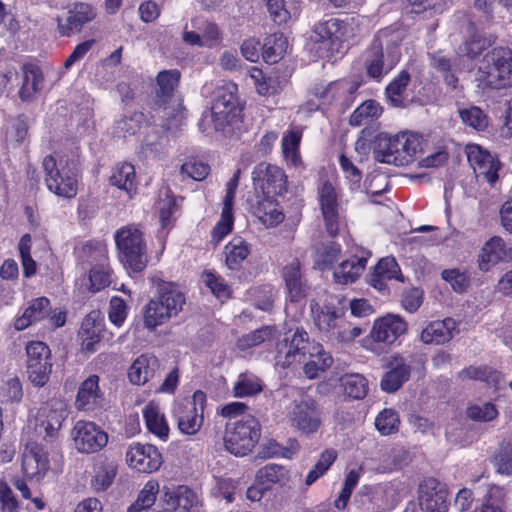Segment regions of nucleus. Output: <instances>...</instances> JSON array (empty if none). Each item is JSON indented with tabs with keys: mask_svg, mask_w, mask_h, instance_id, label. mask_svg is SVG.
<instances>
[{
	"mask_svg": "<svg viewBox=\"0 0 512 512\" xmlns=\"http://www.w3.org/2000/svg\"><path fill=\"white\" fill-rule=\"evenodd\" d=\"M309 359L304 365V373L309 379H315L320 372L333 364V358L323 346L310 341L308 333L303 328H297L290 335H285L277 344L275 365L283 369Z\"/></svg>",
	"mask_w": 512,
	"mask_h": 512,
	"instance_id": "nucleus-1",
	"label": "nucleus"
},
{
	"mask_svg": "<svg viewBox=\"0 0 512 512\" xmlns=\"http://www.w3.org/2000/svg\"><path fill=\"white\" fill-rule=\"evenodd\" d=\"M401 34L385 28L379 30L363 54V65L368 78L380 82L401 59Z\"/></svg>",
	"mask_w": 512,
	"mask_h": 512,
	"instance_id": "nucleus-2",
	"label": "nucleus"
},
{
	"mask_svg": "<svg viewBox=\"0 0 512 512\" xmlns=\"http://www.w3.org/2000/svg\"><path fill=\"white\" fill-rule=\"evenodd\" d=\"M475 81L483 89L500 90L512 86V50L494 47L477 63Z\"/></svg>",
	"mask_w": 512,
	"mask_h": 512,
	"instance_id": "nucleus-3",
	"label": "nucleus"
},
{
	"mask_svg": "<svg viewBox=\"0 0 512 512\" xmlns=\"http://www.w3.org/2000/svg\"><path fill=\"white\" fill-rule=\"evenodd\" d=\"M179 80L180 72L177 69L163 70L157 75V97L161 104L155 109V116L162 121L160 125L166 131L179 128L185 119L184 107L174 99Z\"/></svg>",
	"mask_w": 512,
	"mask_h": 512,
	"instance_id": "nucleus-4",
	"label": "nucleus"
},
{
	"mask_svg": "<svg viewBox=\"0 0 512 512\" xmlns=\"http://www.w3.org/2000/svg\"><path fill=\"white\" fill-rule=\"evenodd\" d=\"M422 151V138L417 133L400 132L394 136H381L376 150L379 162L407 166Z\"/></svg>",
	"mask_w": 512,
	"mask_h": 512,
	"instance_id": "nucleus-5",
	"label": "nucleus"
},
{
	"mask_svg": "<svg viewBox=\"0 0 512 512\" xmlns=\"http://www.w3.org/2000/svg\"><path fill=\"white\" fill-rule=\"evenodd\" d=\"M184 304L183 293L171 283L164 284L160 287L158 296L151 299L144 308V326L149 330L156 329L176 317Z\"/></svg>",
	"mask_w": 512,
	"mask_h": 512,
	"instance_id": "nucleus-6",
	"label": "nucleus"
},
{
	"mask_svg": "<svg viewBox=\"0 0 512 512\" xmlns=\"http://www.w3.org/2000/svg\"><path fill=\"white\" fill-rule=\"evenodd\" d=\"M237 92L238 87L233 82H223L217 86L211 110L203 115V121L213 123L214 129L219 131L236 124L241 113Z\"/></svg>",
	"mask_w": 512,
	"mask_h": 512,
	"instance_id": "nucleus-7",
	"label": "nucleus"
},
{
	"mask_svg": "<svg viewBox=\"0 0 512 512\" xmlns=\"http://www.w3.org/2000/svg\"><path fill=\"white\" fill-rule=\"evenodd\" d=\"M261 437V425L252 415L229 421L225 426L223 437L225 449L237 456L244 457L251 453Z\"/></svg>",
	"mask_w": 512,
	"mask_h": 512,
	"instance_id": "nucleus-8",
	"label": "nucleus"
},
{
	"mask_svg": "<svg viewBox=\"0 0 512 512\" xmlns=\"http://www.w3.org/2000/svg\"><path fill=\"white\" fill-rule=\"evenodd\" d=\"M115 242L119 258L126 269L142 271L148 262L146 244L142 231L135 225H127L117 230Z\"/></svg>",
	"mask_w": 512,
	"mask_h": 512,
	"instance_id": "nucleus-9",
	"label": "nucleus"
},
{
	"mask_svg": "<svg viewBox=\"0 0 512 512\" xmlns=\"http://www.w3.org/2000/svg\"><path fill=\"white\" fill-rule=\"evenodd\" d=\"M45 183L49 191L63 198H73L78 190V172L73 164L57 161L52 155L43 159Z\"/></svg>",
	"mask_w": 512,
	"mask_h": 512,
	"instance_id": "nucleus-10",
	"label": "nucleus"
},
{
	"mask_svg": "<svg viewBox=\"0 0 512 512\" xmlns=\"http://www.w3.org/2000/svg\"><path fill=\"white\" fill-rule=\"evenodd\" d=\"M206 394L197 390L192 398L175 401L172 407V417L182 434L196 435L204 422V410L206 407Z\"/></svg>",
	"mask_w": 512,
	"mask_h": 512,
	"instance_id": "nucleus-11",
	"label": "nucleus"
},
{
	"mask_svg": "<svg viewBox=\"0 0 512 512\" xmlns=\"http://www.w3.org/2000/svg\"><path fill=\"white\" fill-rule=\"evenodd\" d=\"M407 331L406 322L398 315L388 314L374 322L370 335L362 340V346L379 354L380 343L390 345Z\"/></svg>",
	"mask_w": 512,
	"mask_h": 512,
	"instance_id": "nucleus-12",
	"label": "nucleus"
},
{
	"mask_svg": "<svg viewBox=\"0 0 512 512\" xmlns=\"http://www.w3.org/2000/svg\"><path fill=\"white\" fill-rule=\"evenodd\" d=\"M290 425L305 434H313L322 424L321 413L316 402L306 396L294 399L285 409Z\"/></svg>",
	"mask_w": 512,
	"mask_h": 512,
	"instance_id": "nucleus-13",
	"label": "nucleus"
},
{
	"mask_svg": "<svg viewBox=\"0 0 512 512\" xmlns=\"http://www.w3.org/2000/svg\"><path fill=\"white\" fill-rule=\"evenodd\" d=\"M26 354L28 379L35 386H44L52 370L49 347L44 342L31 341L26 345Z\"/></svg>",
	"mask_w": 512,
	"mask_h": 512,
	"instance_id": "nucleus-14",
	"label": "nucleus"
},
{
	"mask_svg": "<svg viewBox=\"0 0 512 512\" xmlns=\"http://www.w3.org/2000/svg\"><path fill=\"white\" fill-rule=\"evenodd\" d=\"M252 180L256 190L262 196L275 197L287 190V176L283 169L276 165L260 163L252 172Z\"/></svg>",
	"mask_w": 512,
	"mask_h": 512,
	"instance_id": "nucleus-15",
	"label": "nucleus"
},
{
	"mask_svg": "<svg viewBox=\"0 0 512 512\" xmlns=\"http://www.w3.org/2000/svg\"><path fill=\"white\" fill-rule=\"evenodd\" d=\"M358 88L359 83L350 80H339L327 86L315 87L314 95L320 102L315 108L308 109H318L320 106L331 103H336L345 109L349 108L356 98Z\"/></svg>",
	"mask_w": 512,
	"mask_h": 512,
	"instance_id": "nucleus-16",
	"label": "nucleus"
},
{
	"mask_svg": "<svg viewBox=\"0 0 512 512\" xmlns=\"http://www.w3.org/2000/svg\"><path fill=\"white\" fill-rule=\"evenodd\" d=\"M74 445L79 452L94 453L108 442V435L94 422L77 421L72 429Z\"/></svg>",
	"mask_w": 512,
	"mask_h": 512,
	"instance_id": "nucleus-17",
	"label": "nucleus"
},
{
	"mask_svg": "<svg viewBox=\"0 0 512 512\" xmlns=\"http://www.w3.org/2000/svg\"><path fill=\"white\" fill-rule=\"evenodd\" d=\"M318 202L327 233L334 237L339 231L340 204L335 187L323 181L318 187Z\"/></svg>",
	"mask_w": 512,
	"mask_h": 512,
	"instance_id": "nucleus-18",
	"label": "nucleus"
},
{
	"mask_svg": "<svg viewBox=\"0 0 512 512\" xmlns=\"http://www.w3.org/2000/svg\"><path fill=\"white\" fill-rule=\"evenodd\" d=\"M465 152L476 176L493 185L498 179L500 162L489 151L477 144H468Z\"/></svg>",
	"mask_w": 512,
	"mask_h": 512,
	"instance_id": "nucleus-19",
	"label": "nucleus"
},
{
	"mask_svg": "<svg viewBox=\"0 0 512 512\" xmlns=\"http://www.w3.org/2000/svg\"><path fill=\"white\" fill-rule=\"evenodd\" d=\"M126 461L130 468L138 472L152 473L161 467L163 459L154 445L132 443L126 452Z\"/></svg>",
	"mask_w": 512,
	"mask_h": 512,
	"instance_id": "nucleus-20",
	"label": "nucleus"
},
{
	"mask_svg": "<svg viewBox=\"0 0 512 512\" xmlns=\"http://www.w3.org/2000/svg\"><path fill=\"white\" fill-rule=\"evenodd\" d=\"M192 31H183V41L192 46L214 48L222 41V34L215 23L195 18L191 21Z\"/></svg>",
	"mask_w": 512,
	"mask_h": 512,
	"instance_id": "nucleus-21",
	"label": "nucleus"
},
{
	"mask_svg": "<svg viewBox=\"0 0 512 512\" xmlns=\"http://www.w3.org/2000/svg\"><path fill=\"white\" fill-rule=\"evenodd\" d=\"M448 491L435 478L425 479L419 486V501L423 512H447Z\"/></svg>",
	"mask_w": 512,
	"mask_h": 512,
	"instance_id": "nucleus-22",
	"label": "nucleus"
},
{
	"mask_svg": "<svg viewBox=\"0 0 512 512\" xmlns=\"http://www.w3.org/2000/svg\"><path fill=\"white\" fill-rule=\"evenodd\" d=\"M67 416L64 404L59 401L43 404L36 416V430L44 437H53L61 428L63 420Z\"/></svg>",
	"mask_w": 512,
	"mask_h": 512,
	"instance_id": "nucleus-23",
	"label": "nucleus"
},
{
	"mask_svg": "<svg viewBox=\"0 0 512 512\" xmlns=\"http://www.w3.org/2000/svg\"><path fill=\"white\" fill-rule=\"evenodd\" d=\"M49 469L47 453L37 443H28L22 454V471L30 479H41Z\"/></svg>",
	"mask_w": 512,
	"mask_h": 512,
	"instance_id": "nucleus-24",
	"label": "nucleus"
},
{
	"mask_svg": "<svg viewBox=\"0 0 512 512\" xmlns=\"http://www.w3.org/2000/svg\"><path fill=\"white\" fill-rule=\"evenodd\" d=\"M68 17L63 21L57 17V28L61 36H69L73 31H80L88 22L92 21L96 12L88 3H75L68 10Z\"/></svg>",
	"mask_w": 512,
	"mask_h": 512,
	"instance_id": "nucleus-25",
	"label": "nucleus"
},
{
	"mask_svg": "<svg viewBox=\"0 0 512 512\" xmlns=\"http://www.w3.org/2000/svg\"><path fill=\"white\" fill-rule=\"evenodd\" d=\"M100 378L97 375H90L79 386L75 406L80 411H93L102 406L104 392L99 386Z\"/></svg>",
	"mask_w": 512,
	"mask_h": 512,
	"instance_id": "nucleus-26",
	"label": "nucleus"
},
{
	"mask_svg": "<svg viewBox=\"0 0 512 512\" xmlns=\"http://www.w3.org/2000/svg\"><path fill=\"white\" fill-rule=\"evenodd\" d=\"M430 59L431 65L443 74L446 84L454 89L458 85L457 73L469 69V64L459 53L452 60L443 51H437L431 54Z\"/></svg>",
	"mask_w": 512,
	"mask_h": 512,
	"instance_id": "nucleus-27",
	"label": "nucleus"
},
{
	"mask_svg": "<svg viewBox=\"0 0 512 512\" xmlns=\"http://www.w3.org/2000/svg\"><path fill=\"white\" fill-rule=\"evenodd\" d=\"M403 281L400 267L393 257H385L379 260L370 277V284L378 291H387V282L390 280Z\"/></svg>",
	"mask_w": 512,
	"mask_h": 512,
	"instance_id": "nucleus-28",
	"label": "nucleus"
},
{
	"mask_svg": "<svg viewBox=\"0 0 512 512\" xmlns=\"http://www.w3.org/2000/svg\"><path fill=\"white\" fill-rule=\"evenodd\" d=\"M456 328L457 324L452 318L432 321L422 330L420 340L424 344H444L453 338Z\"/></svg>",
	"mask_w": 512,
	"mask_h": 512,
	"instance_id": "nucleus-29",
	"label": "nucleus"
},
{
	"mask_svg": "<svg viewBox=\"0 0 512 512\" xmlns=\"http://www.w3.org/2000/svg\"><path fill=\"white\" fill-rule=\"evenodd\" d=\"M369 253L362 252L361 256H353L343 261L333 272L336 283L348 285L354 283L363 273Z\"/></svg>",
	"mask_w": 512,
	"mask_h": 512,
	"instance_id": "nucleus-30",
	"label": "nucleus"
},
{
	"mask_svg": "<svg viewBox=\"0 0 512 512\" xmlns=\"http://www.w3.org/2000/svg\"><path fill=\"white\" fill-rule=\"evenodd\" d=\"M103 324L96 312H91L82 321L79 331L82 350L95 352L102 336Z\"/></svg>",
	"mask_w": 512,
	"mask_h": 512,
	"instance_id": "nucleus-31",
	"label": "nucleus"
},
{
	"mask_svg": "<svg viewBox=\"0 0 512 512\" xmlns=\"http://www.w3.org/2000/svg\"><path fill=\"white\" fill-rule=\"evenodd\" d=\"M142 413L148 431L161 441H167L170 429L159 404L154 401L148 402Z\"/></svg>",
	"mask_w": 512,
	"mask_h": 512,
	"instance_id": "nucleus-32",
	"label": "nucleus"
},
{
	"mask_svg": "<svg viewBox=\"0 0 512 512\" xmlns=\"http://www.w3.org/2000/svg\"><path fill=\"white\" fill-rule=\"evenodd\" d=\"M390 365L391 369L383 375L380 382L381 389L388 393L397 391L409 379L411 373L410 364L401 357H395Z\"/></svg>",
	"mask_w": 512,
	"mask_h": 512,
	"instance_id": "nucleus-33",
	"label": "nucleus"
},
{
	"mask_svg": "<svg viewBox=\"0 0 512 512\" xmlns=\"http://www.w3.org/2000/svg\"><path fill=\"white\" fill-rule=\"evenodd\" d=\"M51 311L50 301L46 297H39L32 300L24 309L23 313L15 319L14 327L21 331L31 324L46 318Z\"/></svg>",
	"mask_w": 512,
	"mask_h": 512,
	"instance_id": "nucleus-34",
	"label": "nucleus"
},
{
	"mask_svg": "<svg viewBox=\"0 0 512 512\" xmlns=\"http://www.w3.org/2000/svg\"><path fill=\"white\" fill-rule=\"evenodd\" d=\"M253 213L266 227H275L285 218L274 197L269 196H258V200L253 206Z\"/></svg>",
	"mask_w": 512,
	"mask_h": 512,
	"instance_id": "nucleus-35",
	"label": "nucleus"
},
{
	"mask_svg": "<svg viewBox=\"0 0 512 512\" xmlns=\"http://www.w3.org/2000/svg\"><path fill=\"white\" fill-rule=\"evenodd\" d=\"M291 480L290 471L283 465L270 463L258 469L255 481L258 485L271 489L274 485L284 487Z\"/></svg>",
	"mask_w": 512,
	"mask_h": 512,
	"instance_id": "nucleus-36",
	"label": "nucleus"
},
{
	"mask_svg": "<svg viewBox=\"0 0 512 512\" xmlns=\"http://www.w3.org/2000/svg\"><path fill=\"white\" fill-rule=\"evenodd\" d=\"M164 501L167 506L183 512H196L199 503L197 495L187 486H178L173 490H166Z\"/></svg>",
	"mask_w": 512,
	"mask_h": 512,
	"instance_id": "nucleus-37",
	"label": "nucleus"
},
{
	"mask_svg": "<svg viewBox=\"0 0 512 512\" xmlns=\"http://www.w3.org/2000/svg\"><path fill=\"white\" fill-rule=\"evenodd\" d=\"M158 368L159 362L155 356L140 355L129 368V380L135 385H144L154 377Z\"/></svg>",
	"mask_w": 512,
	"mask_h": 512,
	"instance_id": "nucleus-38",
	"label": "nucleus"
},
{
	"mask_svg": "<svg viewBox=\"0 0 512 512\" xmlns=\"http://www.w3.org/2000/svg\"><path fill=\"white\" fill-rule=\"evenodd\" d=\"M311 311L314 314V322L320 331L328 338L333 334L338 324L343 319V313L339 309L330 306L320 307L317 303H311Z\"/></svg>",
	"mask_w": 512,
	"mask_h": 512,
	"instance_id": "nucleus-39",
	"label": "nucleus"
},
{
	"mask_svg": "<svg viewBox=\"0 0 512 512\" xmlns=\"http://www.w3.org/2000/svg\"><path fill=\"white\" fill-rule=\"evenodd\" d=\"M507 258L505 242L500 237H492L481 249L479 255V269L487 272L491 267Z\"/></svg>",
	"mask_w": 512,
	"mask_h": 512,
	"instance_id": "nucleus-40",
	"label": "nucleus"
},
{
	"mask_svg": "<svg viewBox=\"0 0 512 512\" xmlns=\"http://www.w3.org/2000/svg\"><path fill=\"white\" fill-rule=\"evenodd\" d=\"M179 200L173 195L169 187H162L158 193L156 209L159 212L161 228L169 229L174 222V214L178 211Z\"/></svg>",
	"mask_w": 512,
	"mask_h": 512,
	"instance_id": "nucleus-41",
	"label": "nucleus"
},
{
	"mask_svg": "<svg viewBox=\"0 0 512 512\" xmlns=\"http://www.w3.org/2000/svg\"><path fill=\"white\" fill-rule=\"evenodd\" d=\"M302 139V131L292 128L284 133L281 141L282 153L287 165L294 168H302L303 163L299 151Z\"/></svg>",
	"mask_w": 512,
	"mask_h": 512,
	"instance_id": "nucleus-42",
	"label": "nucleus"
},
{
	"mask_svg": "<svg viewBox=\"0 0 512 512\" xmlns=\"http://www.w3.org/2000/svg\"><path fill=\"white\" fill-rule=\"evenodd\" d=\"M251 253V245L242 237L232 238L224 248L225 265L229 270H238Z\"/></svg>",
	"mask_w": 512,
	"mask_h": 512,
	"instance_id": "nucleus-43",
	"label": "nucleus"
},
{
	"mask_svg": "<svg viewBox=\"0 0 512 512\" xmlns=\"http://www.w3.org/2000/svg\"><path fill=\"white\" fill-rule=\"evenodd\" d=\"M134 166L129 163H122L115 166L112 175L110 176V183L120 190H123L128 198L136 193V180H135Z\"/></svg>",
	"mask_w": 512,
	"mask_h": 512,
	"instance_id": "nucleus-44",
	"label": "nucleus"
},
{
	"mask_svg": "<svg viewBox=\"0 0 512 512\" xmlns=\"http://www.w3.org/2000/svg\"><path fill=\"white\" fill-rule=\"evenodd\" d=\"M23 82L19 90L22 100H29L35 93L42 89L44 81L43 73L38 66L27 64L22 67Z\"/></svg>",
	"mask_w": 512,
	"mask_h": 512,
	"instance_id": "nucleus-45",
	"label": "nucleus"
},
{
	"mask_svg": "<svg viewBox=\"0 0 512 512\" xmlns=\"http://www.w3.org/2000/svg\"><path fill=\"white\" fill-rule=\"evenodd\" d=\"M288 39L282 33H274L266 37L262 45V56L266 63L275 64L287 53Z\"/></svg>",
	"mask_w": 512,
	"mask_h": 512,
	"instance_id": "nucleus-46",
	"label": "nucleus"
},
{
	"mask_svg": "<svg viewBox=\"0 0 512 512\" xmlns=\"http://www.w3.org/2000/svg\"><path fill=\"white\" fill-rule=\"evenodd\" d=\"M78 263L82 269L86 266L99 267L108 263V256L105 247L102 244L86 243L77 251Z\"/></svg>",
	"mask_w": 512,
	"mask_h": 512,
	"instance_id": "nucleus-47",
	"label": "nucleus"
},
{
	"mask_svg": "<svg viewBox=\"0 0 512 512\" xmlns=\"http://www.w3.org/2000/svg\"><path fill=\"white\" fill-rule=\"evenodd\" d=\"M410 82V75L402 70L386 87L385 95L388 103L396 108H403L406 101V88Z\"/></svg>",
	"mask_w": 512,
	"mask_h": 512,
	"instance_id": "nucleus-48",
	"label": "nucleus"
},
{
	"mask_svg": "<svg viewBox=\"0 0 512 512\" xmlns=\"http://www.w3.org/2000/svg\"><path fill=\"white\" fill-rule=\"evenodd\" d=\"M263 390L261 379L251 372L239 374L233 383L232 392L237 398L251 397Z\"/></svg>",
	"mask_w": 512,
	"mask_h": 512,
	"instance_id": "nucleus-49",
	"label": "nucleus"
},
{
	"mask_svg": "<svg viewBox=\"0 0 512 512\" xmlns=\"http://www.w3.org/2000/svg\"><path fill=\"white\" fill-rule=\"evenodd\" d=\"M343 392L350 398L363 399L369 390L367 379L358 373L345 374L340 378Z\"/></svg>",
	"mask_w": 512,
	"mask_h": 512,
	"instance_id": "nucleus-50",
	"label": "nucleus"
},
{
	"mask_svg": "<svg viewBox=\"0 0 512 512\" xmlns=\"http://www.w3.org/2000/svg\"><path fill=\"white\" fill-rule=\"evenodd\" d=\"M341 254V246L335 241H328L317 246L315 251V265L320 270L331 267L338 261Z\"/></svg>",
	"mask_w": 512,
	"mask_h": 512,
	"instance_id": "nucleus-51",
	"label": "nucleus"
},
{
	"mask_svg": "<svg viewBox=\"0 0 512 512\" xmlns=\"http://www.w3.org/2000/svg\"><path fill=\"white\" fill-rule=\"evenodd\" d=\"M407 493V485L398 480L380 485L375 491L376 497L381 498L387 507L394 506Z\"/></svg>",
	"mask_w": 512,
	"mask_h": 512,
	"instance_id": "nucleus-52",
	"label": "nucleus"
},
{
	"mask_svg": "<svg viewBox=\"0 0 512 512\" xmlns=\"http://www.w3.org/2000/svg\"><path fill=\"white\" fill-rule=\"evenodd\" d=\"M383 108L376 100H367L358 106L351 114L349 123L360 126L381 116Z\"/></svg>",
	"mask_w": 512,
	"mask_h": 512,
	"instance_id": "nucleus-53",
	"label": "nucleus"
},
{
	"mask_svg": "<svg viewBox=\"0 0 512 512\" xmlns=\"http://www.w3.org/2000/svg\"><path fill=\"white\" fill-rule=\"evenodd\" d=\"M341 19L330 18L315 25L314 32L322 42H329L332 46H338L340 42Z\"/></svg>",
	"mask_w": 512,
	"mask_h": 512,
	"instance_id": "nucleus-54",
	"label": "nucleus"
},
{
	"mask_svg": "<svg viewBox=\"0 0 512 512\" xmlns=\"http://www.w3.org/2000/svg\"><path fill=\"white\" fill-rule=\"evenodd\" d=\"M144 119L143 113L135 112L131 116H125L116 122L113 134L117 138H126L136 134L140 130Z\"/></svg>",
	"mask_w": 512,
	"mask_h": 512,
	"instance_id": "nucleus-55",
	"label": "nucleus"
},
{
	"mask_svg": "<svg viewBox=\"0 0 512 512\" xmlns=\"http://www.w3.org/2000/svg\"><path fill=\"white\" fill-rule=\"evenodd\" d=\"M337 458V452L333 449H326L320 455L317 463L314 467L309 471L305 484L307 486L312 485L315 481H317L320 477H322L331 465L335 462Z\"/></svg>",
	"mask_w": 512,
	"mask_h": 512,
	"instance_id": "nucleus-56",
	"label": "nucleus"
},
{
	"mask_svg": "<svg viewBox=\"0 0 512 512\" xmlns=\"http://www.w3.org/2000/svg\"><path fill=\"white\" fill-rule=\"evenodd\" d=\"M461 376L463 378L482 380L494 385L495 387H499L502 382V375L498 371L486 366L468 367L461 372Z\"/></svg>",
	"mask_w": 512,
	"mask_h": 512,
	"instance_id": "nucleus-57",
	"label": "nucleus"
},
{
	"mask_svg": "<svg viewBox=\"0 0 512 512\" xmlns=\"http://www.w3.org/2000/svg\"><path fill=\"white\" fill-rule=\"evenodd\" d=\"M275 328L271 326H264L256 329L238 339L237 346L241 350H246L255 347L266 340L271 339L275 334Z\"/></svg>",
	"mask_w": 512,
	"mask_h": 512,
	"instance_id": "nucleus-58",
	"label": "nucleus"
},
{
	"mask_svg": "<svg viewBox=\"0 0 512 512\" xmlns=\"http://www.w3.org/2000/svg\"><path fill=\"white\" fill-rule=\"evenodd\" d=\"M363 21L359 16L341 19L340 42L354 41L362 35L365 32Z\"/></svg>",
	"mask_w": 512,
	"mask_h": 512,
	"instance_id": "nucleus-59",
	"label": "nucleus"
},
{
	"mask_svg": "<svg viewBox=\"0 0 512 512\" xmlns=\"http://www.w3.org/2000/svg\"><path fill=\"white\" fill-rule=\"evenodd\" d=\"M375 427L383 436L393 434L398 431L399 417L395 410L384 409L375 419Z\"/></svg>",
	"mask_w": 512,
	"mask_h": 512,
	"instance_id": "nucleus-60",
	"label": "nucleus"
},
{
	"mask_svg": "<svg viewBox=\"0 0 512 512\" xmlns=\"http://www.w3.org/2000/svg\"><path fill=\"white\" fill-rule=\"evenodd\" d=\"M234 224L233 210L222 208L221 216L215 224L211 239L214 244L220 243L228 234L232 232Z\"/></svg>",
	"mask_w": 512,
	"mask_h": 512,
	"instance_id": "nucleus-61",
	"label": "nucleus"
},
{
	"mask_svg": "<svg viewBox=\"0 0 512 512\" xmlns=\"http://www.w3.org/2000/svg\"><path fill=\"white\" fill-rule=\"evenodd\" d=\"M462 122L477 131H482L488 126V117L482 109L471 106L460 110Z\"/></svg>",
	"mask_w": 512,
	"mask_h": 512,
	"instance_id": "nucleus-62",
	"label": "nucleus"
},
{
	"mask_svg": "<svg viewBox=\"0 0 512 512\" xmlns=\"http://www.w3.org/2000/svg\"><path fill=\"white\" fill-rule=\"evenodd\" d=\"M490 45V41L487 39L476 35L471 39L465 41L462 45L459 46V54L462 59L468 62V59H474L479 56L488 46Z\"/></svg>",
	"mask_w": 512,
	"mask_h": 512,
	"instance_id": "nucleus-63",
	"label": "nucleus"
},
{
	"mask_svg": "<svg viewBox=\"0 0 512 512\" xmlns=\"http://www.w3.org/2000/svg\"><path fill=\"white\" fill-rule=\"evenodd\" d=\"M363 333V330L359 326H353L350 322H348L345 318L343 321L338 324L333 334L330 336L331 341H336L337 343H352L357 337H359Z\"/></svg>",
	"mask_w": 512,
	"mask_h": 512,
	"instance_id": "nucleus-64",
	"label": "nucleus"
}]
</instances>
